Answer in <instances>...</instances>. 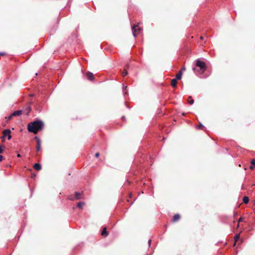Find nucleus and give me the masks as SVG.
Here are the masks:
<instances>
[{"label":"nucleus","mask_w":255,"mask_h":255,"mask_svg":"<svg viewBox=\"0 0 255 255\" xmlns=\"http://www.w3.org/2000/svg\"><path fill=\"white\" fill-rule=\"evenodd\" d=\"M44 126V124L42 121L37 120L29 123L27 127L29 132L37 134L39 130L43 129Z\"/></svg>","instance_id":"obj_1"},{"label":"nucleus","mask_w":255,"mask_h":255,"mask_svg":"<svg viewBox=\"0 0 255 255\" xmlns=\"http://www.w3.org/2000/svg\"><path fill=\"white\" fill-rule=\"evenodd\" d=\"M68 198L70 200H79L83 199V196L82 193L75 192L74 194L69 195Z\"/></svg>","instance_id":"obj_2"},{"label":"nucleus","mask_w":255,"mask_h":255,"mask_svg":"<svg viewBox=\"0 0 255 255\" xmlns=\"http://www.w3.org/2000/svg\"><path fill=\"white\" fill-rule=\"evenodd\" d=\"M196 65L199 67L203 72H204L206 69L205 63L199 59L196 60Z\"/></svg>","instance_id":"obj_3"},{"label":"nucleus","mask_w":255,"mask_h":255,"mask_svg":"<svg viewBox=\"0 0 255 255\" xmlns=\"http://www.w3.org/2000/svg\"><path fill=\"white\" fill-rule=\"evenodd\" d=\"M10 133H11V131L8 129H5L3 131V132H2L3 135L1 137L2 139V141H3V140L5 137H7V138L8 140L10 139V138H11Z\"/></svg>","instance_id":"obj_4"},{"label":"nucleus","mask_w":255,"mask_h":255,"mask_svg":"<svg viewBox=\"0 0 255 255\" xmlns=\"http://www.w3.org/2000/svg\"><path fill=\"white\" fill-rule=\"evenodd\" d=\"M133 35L134 37L136 36V35L140 33L141 31V29L138 27V25H135L132 28Z\"/></svg>","instance_id":"obj_5"},{"label":"nucleus","mask_w":255,"mask_h":255,"mask_svg":"<svg viewBox=\"0 0 255 255\" xmlns=\"http://www.w3.org/2000/svg\"><path fill=\"white\" fill-rule=\"evenodd\" d=\"M34 138L36 140V151H37V152H38L40 150V149H41V141H40V139L37 136H35L34 137Z\"/></svg>","instance_id":"obj_6"},{"label":"nucleus","mask_w":255,"mask_h":255,"mask_svg":"<svg viewBox=\"0 0 255 255\" xmlns=\"http://www.w3.org/2000/svg\"><path fill=\"white\" fill-rule=\"evenodd\" d=\"M86 77L87 79L90 81H92L94 79V74L90 72H88L86 73Z\"/></svg>","instance_id":"obj_7"},{"label":"nucleus","mask_w":255,"mask_h":255,"mask_svg":"<svg viewBox=\"0 0 255 255\" xmlns=\"http://www.w3.org/2000/svg\"><path fill=\"white\" fill-rule=\"evenodd\" d=\"M101 235L102 236L106 237L109 235V232L107 231V228L104 227L103 229V231H102L101 233Z\"/></svg>","instance_id":"obj_8"},{"label":"nucleus","mask_w":255,"mask_h":255,"mask_svg":"<svg viewBox=\"0 0 255 255\" xmlns=\"http://www.w3.org/2000/svg\"><path fill=\"white\" fill-rule=\"evenodd\" d=\"M180 219V215L178 214H176L174 215L173 219H172V222H176L178 221V220H179Z\"/></svg>","instance_id":"obj_9"},{"label":"nucleus","mask_w":255,"mask_h":255,"mask_svg":"<svg viewBox=\"0 0 255 255\" xmlns=\"http://www.w3.org/2000/svg\"><path fill=\"white\" fill-rule=\"evenodd\" d=\"M22 110H18V111H14L12 114V116H13V117L19 116L21 115L22 114Z\"/></svg>","instance_id":"obj_10"},{"label":"nucleus","mask_w":255,"mask_h":255,"mask_svg":"<svg viewBox=\"0 0 255 255\" xmlns=\"http://www.w3.org/2000/svg\"><path fill=\"white\" fill-rule=\"evenodd\" d=\"M177 80H178L176 78L171 80V85L174 88L176 87Z\"/></svg>","instance_id":"obj_11"},{"label":"nucleus","mask_w":255,"mask_h":255,"mask_svg":"<svg viewBox=\"0 0 255 255\" xmlns=\"http://www.w3.org/2000/svg\"><path fill=\"white\" fill-rule=\"evenodd\" d=\"M251 166H250V169L253 170L254 169L255 167V159H253L251 161Z\"/></svg>","instance_id":"obj_12"},{"label":"nucleus","mask_w":255,"mask_h":255,"mask_svg":"<svg viewBox=\"0 0 255 255\" xmlns=\"http://www.w3.org/2000/svg\"><path fill=\"white\" fill-rule=\"evenodd\" d=\"M33 168H34V169L39 171V170H41V166L39 163H35L33 165Z\"/></svg>","instance_id":"obj_13"},{"label":"nucleus","mask_w":255,"mask_h":255,"mask_svg":"<svg viewBox=\"0 0 255 255\" xmlns=\"http://www.w3.org/2000/svg\"><path fill=\"white\" fill-rule=\"evenodd\" d=\"M182 75V70H180L179 71V72L176 74V76H175L177 80H180L181 78Z\"/></svg>","instance_id":"obj_14"},{"label":"nucleus","mask_w":255,"mask_h":255,"mask_svg":"<svg viewBox=\"0 0 255 255\" xmlns=\"http://www.w3.org/2000/svg\"><path fill=\"white\" fill-rule=\"evenodd\" d=\"M194 102V100H193V99H192L191 96L189 97V98H188V103L190 105H192V104H193Z\"/></svg>","instance_id":"obj_15"},{"label":"nucleus","mask_w":255,"mask_h":255,"mask_svg":"<svg viewBox=\"0 0 255 255\" xmlns=\"http://www.w3.org/2000/svg\"><path fill=\"white\" fill-rule=\"evenodd\" d=\"M243 200V202L244 203L247 204L249 203V197L247 196H245V197H244Z\"/></svg>","instance_id":"obj_16"},{"label":"nucleus","mask_w":255,"mask_h":255,"mask_svg":"<svg viewBox=\"0 0 255 255\" xmlns=\"http://www.w3.org/2000/svg\"><path fill=\"white\" fill-rule=\"evenodd\" d=\"M240 239V234H238L237 235H236L235 237H234V240H235V244L234 245V246H235V245H236V243L238 241V240Z\"/></svg>","instance_id":"obj_17"},{"label":"nucleus","mask_w":255,"mask_h":255,"mask_svg":"<svg viewBox=\"0 0 255 255\" xmlns=\"http://www.w3.org/2000/svg\"><path fill=\"white\" fill-rule=\"evenodd\" d=\"M84 205H85V203L84 202H79L77 204V206H78V208H79L80 209H82L83 206H84Z\"/></svg>","instance_id":"obj_18"},{"label":"nucleus","mask_w":255,"mask_h":255,"mask_svg":"<svg viewBox=\"0 0 255 255\" xmlns=\"http://www.w3.org/2000/svg\"><path fill=\"white\" fill-rule=\"evenodd\" d=\"M122 74L124 77H125L128 75V71L126 69L124 70Z\"/></svg>","instance_id":"obj_19"},{"label":"nucleus","mask_w":255,"mask_h":255,"mask_svg":"<svg viewBox=\"0 0 255 255\" xmlns=\"http://www.w3.org/2000/svg\"><path fill=\"white\" fill-rule=\"evenodd\" d=\"M244 220V218L243 217H240V219L238 220V224L237 225V227L238 228L239 227V223L241 222H243Z\"/></svg>","instance_id":"obj_20"},{"label":"nucleus","mask_w":255,"mask_h":255,"mask_svg":"<svg viewBox=\"0 0 255 255\" xmlns=\"http://www.w3.org/2000/svg\"><path fill=\"white\" fill-rule=\"evenodd\" d=\"M13 116H12V114H11L9 117H8L7 118V120H10L12 119V118L13 117Z\"/></svg>","instance_id":"obj_21"},{"label":"nucleus","mask_w":255,"mask_h":255,"mask_svg":"<svg viewBox=\"0 0 255 255\" xmlns=\"http://www.w3.org/2000/svg\"><path fill=\"white\" fill-rule=\"evenodd\" d=\"M100 155V153L99 152H97L96 154H95V157H98Z\"/></svg>","instance_id":"obj_22"},{"label":"nucleus","mask_w":255,"mask_h":255,"mask_svg":"<svg viewBox=\"0 0 255 255\" xmlns=\"http://www.w3.org/2000/svg\"><path fill=\"white\" fill-rule=\"evenodd\" d=\"M185 67H183L181 68V69L180 70H182V73H183V71H185Z\"/></svg>","instance_id":"obj_23"},{"label":"nucleus","mask_w":255,"mask_h":255,"mask_svg":"<svg viewBox=\"0 0 255 255\" xmlns=\"http://www.w3.org/2000/svg\"><path fill=\"white\" fill-rule=\"evenodd\" d=\"M3 159V156L1 155H0V161H1Z\"/></svg>","instance_id":"obj_24"},{"label":"nucleus","mask_w":255,"mask_h":255,"mask_svg":"<svg viewBox=\"0 0 255 255\" xmlns=\"http://www.w3.org/2000/svg\"><path fill=\"white\" fill-rule=\"evenodd\" d=\"M3 151V149L1 148V146H0V153H2Z\"/></svg>","instance_id":"obj_25"},{"label":"nucleus","mask_w":255,"mask_h":255,"mask_svg":"<svg viewBox=\"0 0 255 255\" xmlns=\"http://www.w3.org/2000/svg\"><path fill=\"white\" fill-rule=\"evenodd\" d=\"M5 55V53L4 52H0V55L3 56Z\"/></svg>","instance_id":"obj_26"},{"label":"nucleus","mask_w":255,"mask_h":255,"mask_svg":"<svg viewBox=\"0 0 255 255\" xmlns=\"http://www.w3.org/2000/svg\"><path fill=\"white\" fill-rule=\"evenodd\" d=\"M17 156L18 157H20L21 156V155H20V154H19V153H18V154H17Z\"/></svg>","instance_id":"obj_27"},{"label":"nucleus","mask_w":255,"mask_h":255,"mask_svg":"<svg viewBox=\"0 0 255 255\" xmlns=\"http://www.w3.org/2000/svg\"><path fill=\"white\" fill-rule=\"evenodd\" d=\"M200 39L201 40H203V36H201V37H200Z\"/></svg>","instance_id":"obj_28"},{"label":"nucleus","mask_w":255,"mask_h":255,"mask_svg":"<svg viewBox=\"0 0 255 255\" xmlns=\"http://www.w3.org/2000/svg\"><path fill=\"white\" fill-rule=\"evenodd\" d=\"M34 176H35V174H32V175H31V177H34Z\"/></svg>","instance_id":"obj_29"},{"label":"nucleus","mask_w":255,"mask_h":255,"mask_svg":"<svg viewBox=\"0 0 255 255\" xmlns=\"http://www.w3.org/2000/svg\"><path fill=\"white\" fill-rule=\"evenodd\" d=\"M193 70L194 71H195V70H196V68H193Z\"/></svg>","instance_id":"obj_30"},{"label":"nucleus","mask_w":255,"mask_h":255,"mask_svg":"<svg viewBox=\"0 0 255 255\" xmlns=\"http://www.w3.org/2000/svg\"><path fill=\"white\" fill-rule=\"evenodd\" d=\"M131 197V193H130V194H129V197Z\"/></svg>","instance_id":"obj_31"}]
</instances>
